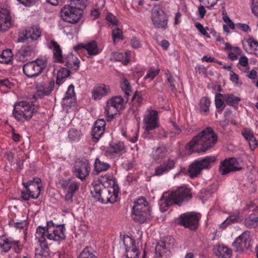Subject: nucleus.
<instances>
[{
    "label": "nucleus",
    "instance_id": "1",
    "mask_svg": "<svg viewBox=\"0 0 258 258\" xmlns=\"http://www.w3.org/2000/svg\"><path fill=\"white\" fill-rule=\"evenodd\" d=\"M217 140V135L213 130L208 127L193 137L186 148L192 153L205 152L213 147Z\"/></svg>",
    "mask_w": 258,
    "mask_h": 258
},
{
    "label": "nucleus",
    "instance_id": "2",
    "mask_svg": "<svg viewBox=\"0 0 258 258\" xmlns=\"http://www.w3.org/2000/svg\"><path fill=\"white\" fill-rule=\"evenodd\" d=\"M70 5H66L60 11V17L64 22L77 23L83 15L88 0H69Z\"/></svg>",
    "mask_w": 258,
    "mask_h": 258
},
{
    "label": "nucleus",
    "instance_id": "3",
    "mask_svg": "<svg viewBox=\"0 0 258 258\" xmlns=\"http://www.w3.org/2000/svg\"><path fill=\"white\" fill-rule=\"evenodd\" d=\"M132 217L140 223H144L152 218L150 208L145 198L141 197L134 203Z\"/></svg>",
    "mask_w": 258,
    "mask_h": 258
},
{
    "label": "nucleus",
    "instance_id": "4",
    "mask_svg": "<svg viewBox=\"0 0 258 258\" xmlns=\"http://www.w3.org/2000/svg\"><path fill=\"white\" fill-rule=\"evenodd\" d=\"M36 112L33 102L21 101L14 104L13 115L19 121L28 120Z\"/></svg>",
    "mask_w": 258,
    "mask_h": 258
},
{
    "label": "nucleus",
    "instance_id": "5",
    "mask_svg": "<svg viewBox=\"0 0 258 258\" xmlns=\"http://www.w3.org/2000/svg\"><path fill=\"white\" fill-rule=\"evenodd\" d=\"M216 157L214 156H207L200 159L195 160L189 166L188 172L191 178H194L199 176L202 170L209 169L211 164L216 161Z\"/></svg>",
    "mask_w": 258,
    "mask_h": 258
},
{
    "label": "nucleus",
    "instance_id": "6",
    "mask_svg": "<svg viewBox=\"0 0 258 258\" xmlns=\"http://www.w3.org/2000/svg\"><path fill=\"white\" fill-rule=\"evenodd\" d=\"M41 180L39 177H35L26 182H23L22 184L26 190L21 191V198L25 201L30 199H37L40 195L41 186L39 185Z\"/></svg>",
    "mask_w": 258,
    "mask_h": 258
},
{
    "label": "nucleus",
    "instance_id": "7",
    "mask_svg": "<svg viewBox=\"0 0 258 258\" xmlns=\"http://www.w3.org/2000/svg\"><path fill=\"white\" fill-rule=\"evenodd\" d=\"M123 103L124 99L119 95L113 96L107 101L104 113L108 122L111 121L114 115L123 108Z\"/></svg>",
    "mask_w": 258,
    "mask_h": 258
},
{
    "label": "nucleus",
    "instance_id": "8",
    "mask_svg": "<svg viewBox=\"0 0 258 258\" xmlns=\"http://www.w3.org/2000/svg\"><path fill=\"white\" fill-rule=\"evenodd\" d=\"M47 64L46 60L36 59L23 66V73L28 78L36 77L42 73Z\"/></svg>",
    "mask_w": 258,
    "mask_h": 258
},
{
    "label": "nucleus",
    "instance_id": "9",
    "mask_svg": "<svg viewBox=\"0 0 258 258\" xmlns=\"http://www.w3.org/2000/svg\"><path fill=\"white\" fill-rule=\"evenodd\" d=\"M201 215L195 212H186L181 214L178 218V223L191 230H196L199 223Z\"/></svg>",
    "mask_w": 258,
    "mask_h": 258
},
{
    "label": "nucleus",
    "instance_id": "10",
    "mask_svg": "<svg viewBox=\"0 0 258 258\" xmlns=\"http://www.w3.org/2000/svg\"><path fill=\"white\" fill-rule=\"evenodd\" d=\"M46 227L48 240L60 241L66 238L64 225H55L52 221L47 222Z\"/></svg>",
    "mask_w": 258,
    "mask_h": 258
},
{
    "label": "nucleus",
    "instance_id": "11",
    "mask_svg": "<svg viewBox=\"0 0 258 258\" xmlns=\"http://www.w3.org/2000/svg\"><path fill=\"white\" fill-rule=\"evenodd\" d=\"M158 114V111L152 109H148L145 111L143 117V123L146 131H153L159 127Z\"/></svg>",
    "mask_w": 258,
    "mask_h": 258
},
{
    "label": "nucleus",
    "instance_id": "12",
    "mask_svg": "<svg viewBox=\"0 0 258 258\" xmlns=\"http://www.w3.org/2000/svg\"><path fill=\"white\" fill-rule=\"evenodd\" d=\"M119 191V188L118 184L113 181L112 186L108 188H103L102 196L99 201L103 204L114 203L118 199Z\"/></svg>",
    "mask_w": 258,
    "mask_h": 258
},
{
    "label": "nucleus",
    "instance_id": "13",
    "mask_svg": "<svg viewBox=\"0 0 258 258\" xmlns=\"http://www.w3.org/2000/svg\"><path fill=\"white\" fill-rule=\"evenodd\" d=\"M151 19L155 27L166 28L167 25L168 18L159 6H155L153 8Z\"/></svg>",
    "mask_w": 258,
    "mask_h": 258
},
{
    "label": "nucleus",
    "instance_id": "14",
    "mask_svg": "<svg viewBox=\"0 0 258 258\" xmlns=\"http://www.w3.org/2000/svg\"><path fill=\"white\" fill-rule=\"evenodd\" d=\"M90 170V164L87 160H79L75 162L73 173L77 178L84 181L89 175Z\"/></svg>",
    "mask_w": 258,
    "mask_h": 258
},
{
    "label": "nucleus",
    "instance_id": "15",
    "mask_svg": "<svg viewBox=\"0 0 258 258\" xmlns=\"http://www.w3.org/2000/svg\"><path fill=\"white\" fill-rule=\"evenodd\" d=\"M36 53V43L26 44L23 45L15 56L17 61H26L28 57L34 56Z\"/></svg>",
    "mask_w": 258,
    "mask_h": 258
},
{
    "label": "nucleus",
    "instance_id": "16",
    "mask_svg": "<svg viewBox=\"0 0 258 258\" xmlns=\"http://www.w3.org/2000/svg\"><path fill=\"white\" fill-rule=\"evenodd\" d=\"M74 48L78 53L87 52L86 56L88 58L95 56L100 53L96 41H92L85 44H79Z\"/></svg>",
    "mask_w": 258,
    "mask_h": 258
},
{
    "label": "nucleus",
    "instance_id": "17",
    "mask_svg": "<svg viewBox=\"0 0 258 258\" xmlns=\"http://www.w3.org/2000/svg\"><path fill=\"white\" fill-rule=\"evenodd\" d=\"M238 161L235 158L225 159L220 162L219 172L222 175H225L230 172L241 170L242 168L238 167Z\"/></svg>",
    "mask_w": 258,
    "mask_h": 258
},
{
    "label": "nucleus",
    "instance_id": "18",
    "mask_svg": "<svg viewBox=\"0 0 258 258\" xmlns=\"http://www.w3.org/2000/svg\"><path fill=\"white\" fill-rule=\"evenodd\" d=\"M170 194L175 201V204L178 205H180L183 201H187L192 198L190 189L185 186L179 187Z\"/></svg>",
    "mask_w": 258,
    "mask_h": 258
},
{
    "label": "nucleus",
    "instance_id": "19",
    "mask_svg": "<svg viewBox=\"0 0 258 258\" xmlns=\"http://www.w3.org/2000/svg\"><path fill=\"white\" fill-rule=\"evenodd\" d=\"M106 126V122L104 119H99L94 123L91 131L93 141L97 142L104 134Z\"/></svg>",
    "mask_w": 258,
    "mask_h": 258
},
{
    "label": "nucleus",
    "instance_id": "20",
    "mask_svg": "<svg viewBox=\"0 0 258 258\" xmlns=\"http://www.w3.org/2000/svg\"><path fill=\"white\" fill-rule=\"evenodd\" d=\"M11 16L9 10L6 8L0 9V32L7 31L11 26Z\"/></svg>",
    "mask_w": 258,
    "mask_h": 258
},
{
    "label": "nucleus",
    "instance_id": "21",
    "mask_svg": "<svg viewBox=\"0 0 258 258\" xmlns=\"http://www.w3.org/2000/svg\"><path fill=\"white\" fill-rule=\"evenodd\" d=\"M249 235L244 232L239 235L233 242L232 245L236 248L237 251H243L249 247Z\"/></svg>",
    "mask_w": 258,
    "mask_h": 258
},
{
    "label": "nucleus",
    "instance_id": "22",
    "mask_svg": "<svg viewBox=\"0 0 258 258\" xmlns=\"http://www.w3.org/2000/svg\"><path fill=\"white\" fill-rule=\"evenodd\" d=\"M110 92V86L104 84L95 85L92 91V98L95 100H100L107 96Z\"/></svg>",
    "mask_w": 258,
    "mask_h": 258
},
{
    "label": "nucleus",
    "instance_id": "23",
    "mask_svg": "<svg viewBox=\"0 0 258 258\" xmlns=\"http://www.w3.org/2000/svg\"><path fill=\"white\" fill-rule=\"evenodd\" d=\"M48 48L53 51V58L54 62L62 63L63 57L62 56V50L59 44L54 40H51L48 43Z\"/></svg>",
    "mask_w": 258,
    "mask_h": 258
},
{
    "label": "nucleus",
    "instance_id": "24",
    "mask_svg": "<svg viewBox=\"0 0 258 258\" xmlns=\"http://www.w3.org/2000/svg\"><path fill=\"white\" fill-rule=\"evenodd\" d=\"M175 164V160L169 159L167 161L164 162L162 164L156 167L154 175L161 176L164 173L169 172L174 167Z\"/></svg>",
    "mask_w": 258,
    "mask_h": 258
},
{
    "label": "nucleus",
    "instance_id": "25",
    "mask_svg": "<svg viewBox=\"0 0 258 258\" xmlns=\"http://www.w3.org/2000/svg\"><path fill=\"white\" fill-rule=\"evenodd\" d=\"M158 204L160 211L164 212L167 210L169 207L175 204V202L170 192H164L159 201Z\"/></svg>",
    "mask_w": 258,
    "mask_h": 258
},
{
    "label": "nucleus",
    "instance_id": "26",
    "mask_svg": "<svg viewBox=\"0 0 258 258\" xmlns=\"http://www.w3.org/2000/svg\"><path fill=\"white\" fill-rule=\"evenodd\" d=\"M120 237L121 242L124 246L125 252H129L130 251L134 253L136 251L137 253H139V250L135 245V240L134 238L127 235H121Z\"/></svg>",
    "mask_w": 258,
    "mask_h": 258
},
{
    "label": "nucleus",
    "instance_id": "27",
    "mask_svg": "<svg viewBox=\"0 0 258 258\" xmlns=\"http://www.w3.org/2000/svg\"><path fill=\"white\" fill-rule=\"evenodd\" d=\"M65 65L73 71H77L80 67V60L72 53H70L63 58V62Z\"/></svg>",
    "mask_w": 258,
    "mask_h": 258
},
{
    "label": "nucleus",
    "instance_id": "28",
    "mask_svg": "<svg viewBox=\"0 0 258 258\" xmlns=\"http://www.w3.org/2000/svg\"><path fill=\"white\" fill-rule=\"evenodd\" d=\"M168 154V150L164 145H161L152 152V157L155 161H158L165 158Z\"/></svg>",
    "mask_w": 258,
    "mask_h": 258
},
{
    "label": "nucleus",
    "instance_id": "29",
    "mask_svg": "<svg viewBox=\"0 0 258 258\" xmlns=\"http://www.w3.org/2000/svg\"><path fill=\"white\" fill-rule=\"evenodd\" d=\"M111 167L110 164L104 162L99 158H96L94 163V172L97 175L101 172H105L109 170Z\"/></svg>",
    "mask_w": 258,
    "mask_h": 258
},
{
    "label": "nucleus",
    "instance_id": "30",
    "mask_svg": "<svg viewBox=\"0 0 258 258\" xmlns=\"http://www.w3.org/2000/svg\"><path fill=\"white\" fill-rule=\"evenodd\" d=\"M41 35L40 29L36 26L27 28L25 30L24 37L28 40H36Z\"/></svg>",
    "mask_w": 258,
    "mask_h": 258
},
{
    "label": "nucleus",
    "instance_id": "31",
    "mask_svg": "<svg viewBox=\"0 0 258 258\" xmlns=\"http://www.w3.org/2000/svg\"><path fill=\"white\" fill-rule=\"evenodd\" d=\"M35 239L37 240L39 244L47 243V232L46 227L39 226L37 227L35 232Z\"/></svg>",
    "mask_w": 258,
    "mask_h": 258
},
{
    "label": "nucleus",
    "instance_id": "32",
    "mask_svg": "<svg viewBox=\"0 0 258 258\" xmlns=\"http://www.w3.org/2000/svg\"><path fill=\"white\" fill-rule=\"evenodd\" d=\"M165 76L166 82L170 90L172 93H175L177 91V83L174 77L169 70L166 71Z\"/></svg>",
    "mask_w": 258,
    "mask_h": 258
},
{
    "label": "nucleus",
    "instance_id": "33",
    "mask_svg": "<svg viewBox=\"0 0 258 258\" xmlns=\"http://www.w3.org/2000/svg\"><path fill=\"white\" fill-rule=\"evenodd\" d=\"M169 245L164 241L158 242L155 248V253L157 256L163 257L166 256V253L169 251Z\"/></svg>",
    "mask_w": 258,
    "mask_h": 258
},
{
    "label": "nucleus",
    "instance_id": "34",
    "mask_svg": "<svg viewBox=\"0 0 258 258\" xmlns=\"http://www.w3.org/2000/svg\"><path fill=\"white\" fill-rule=\"evenodd\" d=\"M216 255L221 258H230L232 254V250L228 247L219 245L215 249Z\"/></svg>",
    "mask_w": 258,
    "mask_h": 258
},
{
    "label": "nucleus",
    "instance_id": "35",
    "mask_svg": "<svg viewBox=\"0 0 258 258\" xmlns=\"http://www.w3.org/2000/svg\"><path fill=\"white\" fill-rule=\"evenodd\" d=\"M40 247L35 248L36 258H47L49 255V248L47 243L39 244Z\"/></svg>",
    "mask_w": 258,
    "mask_h": 258
},
{
    "label": "nucleus",
    "instance_id": "36",
    "mask_svg": "<svg viewBox=\"0 0 258 258\" xmlns=\"http://www.w3.org/2000/svg\"><path fill=\"white\" fill-rule=\"evenodd\" d=\"M108 152L111 154H115L119 155L122 154L125 152L124 144L122 142H118L110 144Z\"/></svg>",
    "mask_w": 258,
    "mask_h": 258
},
{
    "label": "nucleus",
    "instance_id": "37",
    "mask_svg": "<svg viewBox=\"0 0 258 258\" xmlns=\"http://www.w3.org/2000/svg\"><path fill=\"white\" fill-rule=\"evenodd\" d=\"M75 96V87L73 85L71 84L68 87L65 96L62 99V104L67 106H71V104L69 102V100Z\"/></svg>",
    "mask_w": 258,
    "mask_h": 258
},
{
    "label": "nucleus",
    "instance_id": "38",
    "mask_svg": "<svg viewBox=\"0 0 258 258\" xmlns=\"http://www.w3.org/2000/svg\"><path fill=\"white\" fill-rule=\"evenodd\" d=\"M248 210V213L251 212L248 215L251 217V220L255 223L256 225H258V210H255L254 205L253 203H251L247 205L244 209V211L246 212Z\"/></svg>",
    "mask_w": 258,
    "mask_h": 258
},
{
    "label": "nucleus",
    "instance_id": "39",
    "mask_svg": "<svg viewBox=\"0 0 258 258\" xmlns=\"http://www.w3.org/2000/svg\"><path fill=\"white\" fill-rule=\"evenodd\" d=\"M5 235L0 236V249L3 252H7L12 248V241Z\"/></svg>",
    "mask_w": 258,
    "mask_h": 258
},
{
    "label": "nucleus",
    "instance_id": "40",
    "mask_svg": "<svg viewBox=\"0 0 258 258\" xmlns=\"http://www.w3.org/2000/svg\"><path fill=\"white\" fill-rule=\"evenodd\" d=\"M77 258H98L94 249L90 247H85L78 256Z\"/></svg>",
    "mask_w": 258,
    "mask_h": 258
},
{
    "label": "nucleus",
    "instance_id": "41",
    "mask_svg": "<svg viewBox=\"0 0 258 258\" xmlns=\"http://www.w3.org/2000/svg\"><path fill=\"white\" fill-rule=\"evenodd\" d=\"M240 101V98L235 96L232 94H225V101L229 106H232L235 108H237L238 103Z\"/></svg>",
    "mask_w": 258,
    "mask_h": 258
},
{
    "label": "nucleus",
    "instance_id": "42",
    "mask_svg": "<svg viewBox=\"0 0 258 258\" xmlns=\"http://www.w3.org/2000/svg\"><path fill=\"white\" fill-rule=\"evenodd\" d=\"M225 94L217 93L215 97V104L216 107L219 109L218 111L221 113L225 107L224 104Z\"/></svg>",
    "mask_w": 258,
    "mask_h": 258
},
{
    "label": "nucleus",
    "instance_id": "43",
    "mask_svg": "<svg viewBox=\"0 0 258 258\" xmlns=\"http://www.w3.org/2000/svg\"><path fill=\"white\" fill-rule=\"evenodd\" d=\"M70 74V71L68 69L62 68L60 69L57 73L56 84L59 85L62 84L63 81V80L67 78Z\"/></svg>",
    "mask_w": 258,
    "mask_h": 258
},
{
    "label": "nucleus",
    "instance_id": "44",
    "mask_svg": "<svg viewBox=\"0 0 258 258\" xmlns=\"http://www.w3.org/2000/svg\"><path fill=\"white\" fill-rule=\"evenodd\" d=\"M13 54L11 49L4 50L0 54V63H9L12 60Z\"/></svg>",
    "mask_w": 258,
    "mask_h": 258
},
{
    "label": "nucleus",
    "instance_id": "45",
    "mask_svg": "<svg viewBox=\"0 0 258 258\" xmlns=\"http://www.w3.org/2000/svg\"><path fill=\"white\" fill-rule=\"evenodd\" d=\"M247 42L249 47L247 52L258 56V41L250 37L247 39Z\"/></svg>",
    "mask_w": 258,
    "mask_h": 258
},
{
    "label": "nucleus",
    "instance_id": "46",
    "mask_svg": "<svg viewBox=\"0 0 258 258\" xmlns=\"http://www.w3.org/2000/svg\"><path fill=\"white\" fill-rule=\"evenodd\" d=\"M211 101L207 97H202L200 101V111L201 112L208 113L209 111V107Z\"/></svg>",
    "mask_w": 258,
    "mask_h": 258
},
{
    "label": "nucleus",
    "instance_id": "47",
    "mask_svg": "<svg viewBox=\"0 0 258 258\" xmlns=\"http://www.w3.org/2000/svg\"><path fill=\"white\" fill-rule=\"evenodd\" d=\"M160 69H155L154 67H151L149 69L144 79L148 81V82L152 81L160 73Z\"/></svg>",
    "mask_w": 258,
    "mask_h": 258
},
{
    "label": "nucleus",
    "instance_id": "48",
    "mask_svg": "<svg viewBox=\"0 0 258 258\" xmlns=\"http://www.w3.org/2000/svg\"><path fill=\"white\" fill-rule=\"evenodd\" d=\"M93 187L91 189V192L94 197L97 199L98 200H100L101 197L102 196L103 185L100 183H93Z\"/></svg>",
    "mask_w": 258,
    "mask_h": 258
},
{
    "label": "nucleus",
    "instance_id": "49",
    "mask_svg": "<svg viewBox=\"0 0 258 258\" xmlns=\"http://www.w3.org/2000/svg\"><path fill=\"white\" fill-rule=\"evenodd\" d=\"M121 87L124 93V97L126 99V102H127L128 100V97L131 95L132 87L126 78H124L123 79V83L121 85Z\"/></svg>",
    "mask_w": 258,
    "mask_h": 258
},
{
    "label": "nucleus",
    "instance_id": "50",
    "mask_svg": "<svg viewBox=\"0 0 258 258\" xmlns=\"http://www.w3.org/2000/svg\"><path fill=\"white\" fill-rule=\"evenodd\" d=\"M81 132L75 128H71L68 132V138L71 142H77L80 140Z\"/></svg>",
    "mask_w": 258,
    "mask_h": 258
},
{
    "label": "nucleus",
    "instance_id": "51",
    "mask_svg": "<svg viewBox=\"0 0 258 258\" xmlns=\"http://www.w3.org/2000/svg\"><path fill=\"white\" fill-rule=\"evenodd\" d=\"M242 135L246 140L253 142L255 145H257L256 138L251 130L245 128L242 132Z\"/></svg>",
    "mask_w": 258,
    "mask_h": 258
},
{
    "label": "nucleus",
    "instance_id": "52",
    "mask_svg": "<svg viewBox=\"0 0 258 258\" xmlns=\"http://www.w3.org/2000/svg\"><path fill=\"white\" fill-rule=\"evenodd\" d=\"M9 225L11 227L15 228L16 229H27L28 222L26 220H22L20 222H15L14 220L9 221Z\"/></svg>",
    "mask_w": 258,
    "mask_h": 258
},
{
    "label": "nucleus",
    "instance_id": "53",
    "mask_svg": "<svg viewBox=\"0 0 258 258\" xmlns=\"http://www.w3.org/2000/svg\"><path fill=\"white\" fill-rule=\"evenodd\" d=\"M37 92L33 95L34 98L35 99H37L38 98H42L43 96L47 95L46 94H44L45 92L44 91L46 89V85L45 84L37 85L36 86Z\"/></svg>",
    "mask_w": 258,
    "mask_h": 258
},
{
    "label": "nucleus",
    "instance_id": "54",
    "mask_svg": "<svg viewBox=\"0 0 258 258\" xmlns=\"http://www.w3.org/2000/svg\"><path fill=\"white\" fill-rule=\"evenodd\" d=\"M124 54L122 52H115L114 54V58L116 61H123L124 57L125 60L123 61V63L124 64H126L129 62L130 59L128 58H127V52H126Z\"/></svg>",
    "mask_w": 258,
    "mask_h": 258
},
{
    "label": "nucleus",
    "instance_id": "55",
    "mask_svg": "<svg viewBox=\"0 0 258 258\" xmlns=\"http://www.w3.org/2000/svg\"><path fill=\"white\" fill-rule=\"evenodd\" d=\"M238 219V217L237 216L231 215L221 223L220 227L222 228L225 229L228 225L237 221Z\"/></svg>",
    "mask_w": 258,
    "mask_h": 258
},
{
    "label": "nucleus",
    "instance_id": "56",
    "mask_svg": "<svg viewBox=\"0 0 258 258\" xmlns=\"http://www.w3.org/2000/svg\"><path fill=\"white\" fill-rule=\"evenodd\" d=\"M143 100V94L141 92H136L132 97V101L140 105Z\"/></svg>",
    "mask_w": 258,
    "mask_h": 258
},
{
    "label": "nucleus",
    "instance_id": "57",
    "mask_svg": "<svg viewBox=\"0 0 258 258\" xmlns=\"http://www.w3.org/2000/svg\"><path fill=\"white\" fill-rule=\"evenodd\" d=\"M130 44L131 46L135 49L139 48L142 46V41L139 38L136 36H134L131 38Z\"/></svg>",
    "mask_w": 258,
    "mask_h": 258
},
{
    "label": "nucleus",
    "instance_id": "58",
    "mask_svg": "<svg viewBox=\"0 0 258 258\" xmlns=\"http://www.w3.org/2000/svg\"><path fill=\"white\" fill-rule=\"evenodd\" d=\"M80 186V183L77 181H73L68 185V192L73 194L75 193L79 189Z\"/></svg>",
    "mask_w": 258,
    "mask_h": 258
},
{
    "label": "nucleus",
    "instance_id": "59",
    "mask_svg": "<svg viewBox=\"0 0 258 258\" xmlns=\"http://www.w3.org/2000/svg\"><path fill=\"white\" fill-rule=\"evenodd\" d=\"M12 242V248L14 251L17 253H20L22 248L21 242L19 240H13Z\"/></svg>",
    "mask_w": 258,
    "mask_h": 258
},
{
    "label": "nucleus",
    "instance_id": "60",
    "mask_svg": "<svg viewBox=\"0 0 258 258\" xmlns=\"http://www.w3.org/2000/svg\"><path fill=\"white\" fill-rule=\"evenodd\" d=\"M195 27L202 35L206 36L207 38H210L209 34L206 31L207 29L209 30L208 27L205 28L203 25L200 23H196L195 24Z\"/></svg>",
    "mask_w": 258,
    "mask_h": 258
},
{
    "label": "nucleus",
    "instance_id": "61",
    "mask_svg": "<svg viewBox=\"0 0 258 258\" xmlns=\"http://www.w3.org/2000/svg\"><path fill=\"white\" fill-rule=\"evenodd\" d=\"M112 36L114 41L117 39H122V31L119 28H115L112 30Z\"/></svg>",
    "mask_w": 258,
    "mask_h": 258
},
{
    "label": "nucleus",
    "instance_id": "62",
    "mask_svg": "<svg viewBox=\"0 0 258 258\" xmlns=\"http://www.w3.org/2000/svg\"><path fill=\"white\" fill-rule=\"evenodd\" d=\"M200 2L207 8H210L214 6L218 0H199Z\"/></svg>",
    "mask_w": 258,
    "mask_h": 258
},
{
    "label": "nucleus",
    "instance_id": "63",
    "mask_svg": "<svg viewBox=\"0 0 258 258\" xmlns=\"http://www.w3.org/2000/svg\"><path fill=\"white\" fill-rule=\"evenodd\" d=\"M14 85L8 79H0V87H5L8 89H11Z\"/></svg>",
    "mask_w": 258,
    "mask_h": 258
},
{
    "label": "nucleus",
    "instance_id": "64",
    "mask_svg": "<svg viewBox=\"0 0 258 258\" xmlns=\"http://www.w3.org/2000/svg\"><path fill=\"white\" fill-rule=\"evenodd\" d=\"M251 11L255 16L258 17V0H252Z\"/></svg>",
    "mask_w": 258,
    "mask_h": 258
}]
</instances>
